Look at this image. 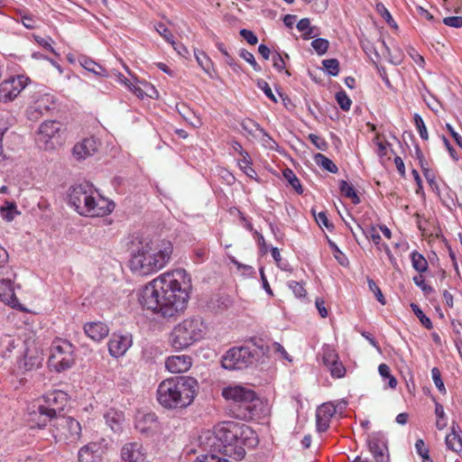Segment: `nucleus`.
<instances>
[{"label": "nucleus", "instance_id": "f257e3e1", "mask_svg": "<svg viewBox=\"0 0 462 462\" xmlns=\"http://www.w3.org/2000/svg\"><path fill=\"white\" fill-rule=\"evenodd\" d=\"M191 279L183 269L164 273L143 289L140 303L164 319L180 315L187 307Z\"/></svg>", "mask_w": 462, "mask_h": 462}, {"label": "nucleus", "instance_id": "f03ea898", "mask_svg": "<svg viewBox=\"0 0 462 462\" xmlns=\"http://www.w3.org/2000/svg\"><path fill=\"white\" fill-rule=\"evenodd\" d=\"M200 442L210 454H221L240 460L245 455V448L255 447L258 439L251 427L229 420L217 424L212 433L200 437Z\"/></svg>", "mask_w": 462, "mask_h": 462}, {"label": "nucleus", "instance_id": "7ed1b4c3", "mask_svg": "<svg viewBox=\"0 0 462 462\" xmlns=\"http://www.w3.org/2000/svg\"><path fill=\"white\" fill-rule=\"evenodd\" d=\"M172 250L170 241L154 243L147 237L133 236L129 243V268L140 276L156 273L170 261Z\"/></svg>", "mask_w": 462, "mask_h": 462}, {"label": "nucleus", "instance_id": "20e7f679", "mask_svg": "<svg viewBox=\"0 0 462 462\" xmlns=\"http://www.w3.org/2000/svg\"><path fill=\"white\" fill-rule=\"evenodd\" d=\"M198 392V382L190 376H175L163 380L157 389V400L166 409H181L190 405Z\"/></svg>", "mask_w": 462, "mask_h": 462}, {"label": "nucleus", "instance_id": "39448f33", "mask_svg": "<svg viewBox=\"0 0 462 462\" xmlns=\"http://www.w3.org/2000/svg\"><path fill=\"white\" fill-rule=\"evenodd\" d=\"M222 396L232 401L230 411L234 418L250 420L263 413V404L256 393L242 385H229L222 390Z\"/></svg>", "mask_w": 462, "mask_h": 462}, {"label": "nucleus", "instance_id": "423d86ee", "mask_svg": "<svg viewBox=\"0 0 462 462\" xmlns=\"http://www.w3.org/2000/svg\"><path fill=\"white\" fill-rule=\"evenodd\" d=\"M206 334V325L199 317L186 319L171 333L170 342L175 349H184L201 340Z\"/></svg>", "mask_w": 462, "mask_h": 462}, {"label": "nucleus", "instance_id": "0eeeda50", "mask_svg": "<svg viewBox=\"0 0 462 462\" xmlns=\"http://www.w3.org/2000/svg\"><path fill=\"white\" fill-rule=\"evenodd\" d=\"M75 362L74 346L67 340L56 339L51 346L49 366L56 372L70 368Z\"/></svg>", "mask_w": 462, "mask_h": 462}, {"label": "nucleus", "instance_id": "6e6552de", "mask_svg": "<svg viewBox=\"0 0 462 462\" xmlns=\"http://www.w3.org/2000/svg\"><path fill=\"white\" fill-rule=\"evenodd\" d=\"M92 187L88 183H82L71 186L69 189V204L82 216H88L93 209L90 205L94 204Z\"/></svg>", "mask_w": 462, "mask_h": 462}, {"label": "nucleus", "instance_id": "1a4fd4ad", "mask_svg": "<svg viewBox=\"0 0 462 462\" xmlns=\"http://www.w3.org/2000/svg\"><path fill=\"white\" fill-rule=\"evenodd\" d=\"M255 360V351L249 347H233L223 356L222 366L227 370H242L253 365Z\"/></svg>", "mask_w": 462, "mask_h": 462}, {"label": "nucleus", "instance_id": "9d476101", "mask_svg": "<svg viewBox=\"0 0 462 462\" xmlns=\"http://www.w3.org/2000/svg\"><path fill=\"white\" fill-rule=\"evenodd\" d=\"M48 405H40L38 412L40 415V421L42 426L48 421H51L53 418L60 416V412L68 402V395L62 391H56L47 394L45 397Z\"/></svg>", "mask_w": 462, "mask_h": 462}, {"label": "nucleus", "instance_id": "9b49d317", "mask_svg": "<svg viewBox=\"0 0 462 462\" xmlns=\"http://www.w3.org/2000/svg\"><path fill=\"white\" fill-rule=\"evenodd\" d=\"M53 437L57 441L74 442L78 440L81 435V426L79 422L72 417L60 415L53 418Z\"/></svg>", "mask_w": 462, "mask_h": 462}, {"label": "nucleus", "instance_id": "f8f14e48", "mask_svg": "<svg viewBox=\"0 0 462 462\" xmlns=\"http://www.w3.org/2000/svg\"><path fill=\"white\" fill-rule=\"evenodd\" d=\"M0 300L15 307L18 304L13 285L15 273L12 268L0 267Z\"/></svg>", "mask_w": 462, "mask_h": 462}, {"label": "nucleus", "instance_id": "ddd939ff", "mask_svg": "<svg viewBox=\"0 0 462 462\" xmlns=\"http://www.w3.org/2000/svg\"><path fill=\"white\" fill-rule=\"evenodd\" d=\"M29 78L19 75L11 77L0 84V102L7 103L13 101L21 91L27 86Z\"/></svg>", "mask_w": 462, "mask_h": 462}, {"label": "nucleus", "instance_id": "4468645a", "mask_svg": "<svg viewBox=\"0 0 462 462\" xmlns=\"http://www.w3.org/2000/svg\"><path fill=\"white\" fill-rule=\"evenodd\" d=\"M61 124L58 121H45L38 130V141L45 144V149L53 148L60 143Z\"/></svg>", "mask_w": 462, "mask_h": 462}, {"label": "nucleus", "instance_id": "2eb2a0df", "mask_svg": "<svg viewBox=\"0 0 462 462\" xmlns=\"http://www.w3.org/2000/svg\"><path fill=\"white\" fill-rule=\"evenodd\" d=\"M368 448L375 462H390L388 447L384 435L381 432L374 433L368 439Z\"/></svg>", "mask_w": 462, "mask_h": 462}, {"label": "nucleus", "instance_id": "dca6fc26", "mask_svg": "<svg viewBox=\"0 0 462 462\" xmlns=\"http://www.w3.org/2000/svg\"><path fill=\"white\" fill-rule=\"evenodd\" d=\"M123 462H146L147 451L139 441H131L123 445L120 451Z\"/></svg>", "mask_w": 462, "mask_h": 462}, {"label": "nucleus", "instance_id": "f3484780", "mask_svg": "<svg viewBox=\"0 0 462 462\" xmlns=\"http://www.w3.org/2000/svg\"><path fill=\"white\" fill-rule=\"evenodd\" d=\"M132 336L130 334H113L108 341L109 353L114 357H120L125 354L132 346Z\"/></svg>", "mask_w": 462, "mask_h": 462}, {"label": "nucleus", "instance_id": "a211bd4d", "mask_svg": "<svg viewBox=\"0 0 462 462\" xmlns=\"http://www.w3.org/2000/svg\"><path fill=\"white\" fill-rule=\"evenodd\" d=\"M105 454L101 442H90L79 450V462H100Z\"/></svg>", "mask_w": 462, "mask_h": 462}, {"label": "nucleus", "instance_id": "6ab92c4d", "mask_svg": "<svg viewBox=\"0 0 462 462\" xmlns=\"http://www.w3.org/2000/svg\"><path fill=\"white\" fill-rule=\"evenodd\" d=\"M98 144L97 140L93 136L84 138L74 145L72 149L73 155L79 161L85 160L97 151Z\"/></svg>", "mask_w": 462, "mask_h": 462}, {"label": "nucleus", "instance_id": "aec40b11", "mask_svg": "<svg viewBox=\"0 0 462 462\" xmlns=\"http://www.w3.org/2000/svg\"><path fill=\"white\" fill-rule=\"evenodd\" d=\"M165 366L171 373H184L191 366V358L187 355L172 356L166 359Z\"/></svg>", "mask_w": 462, "mask_h": 462}, {"label": "nucleus", "instance_id": "412c9836", "mask_svg": "<svg viewBox=\"0 0 462 462\" xmlns=\"http://www.w3.org/2000/svg\"><path fill=\"white\" fill-rule=\"evenodd\" d=\"M86 335L96 342H99L107 337L109 328L101 321L88 322L84 325Z\"/></svg>", "mask_w": 462, "mask_h": 462}, {"label": "nucleus", "instance_id": "4be33fe9", "mask_svg": "<svg viewBox=\"0 0 462 462\" xmlns=\"http://www.w3.org/2000/svg\"><path fill=\"white\" fill-rule=\"evenodd\" d=\"M445 443L447 448L455 453L462 450V430L455 421L452 422L451 432L446 436Z\"/></svg>", "mask_w": 462, "mask_h": 462}, {"label": "nucleus", "instance_id": "5701e85b", "mask_svg": "<svg viewBox=\"0 0 462 462\" xmlns=\"http://www.w3.org/2000/svg\"><path fill=\"white\" fill-rule=\"evenodd\" d=\"M135 428L141 432L149 434L158 428L157 417L154 413H146L136 419Z\"/></svg>", "mask_w": 462, "mask_h": 462}, {"label": "nucleus", "instance_id": "b1692460", "mask_svg": "<svg viewBox=\"0 0 462 462\" xmlns=\"http://www.w3.org/2000/svg\"><path fill=\"white\" fill-rule=\"evenodd\" d=\"M53 104V96L44 94L35 101L33 106L30 107V117L37 118L39 115H42L44 112L51 110Z\"/></svg>", "mask_w": 462, "mask_h": 462}, {"label": "nucleus", "instance_id": "393cba45", "mask_svg": "<svg viewBox=\"0 0 462 462\" xmlns=\"http://www.w3.org/2000/svg\"><path fill=\"white\" fill-rule=\"evenodd\" d=\"M79 62L86 70L97 76L105 78L109 77L108 71L104 67H102L100 64L97 63L95 60L87 56H79Z\"/></svg>", "mask_w": 462, "mask_h": 462}, {"label": "nucleus", "instance_id": "a878e982", "mask_svg": "<svg viewBox=\"0 0 462 462\" xmlns=\"http://www.w3.org/2000/svg\"><path fill=\"white\" fill-rule=\"evenodd\" d=\"M90 207L93 208V209L88 212V216L91 217L107 215L114 209V204L108 203L103 199H99L98 200L94 199V204L90 205Z\"/></svg>", "mask_w": 462, "mask_h": 462}, {"label": "nucleus", "instance_id": "bb28decb", "mask_svg": "<svg viewBox=\"0 0 462 462\" xmlns=\"http://www.w3.org/2000/svg\"><path fill=\"white\" fill-rule=\"evenodd\" d=\"M194 55L199 65L212 78L211 70H213V63L208 56L201 51H195Z\"/></svg>", "mask_w": 462, "mask_h": 462}, {"label": "nucleus", "instance_id": "cd10ccee", "mask_svg": "<svg viewBox=\"0 0 462 462\" xmlns=\"http://www.w3.org/2000/svg\"><path fill=\"white\" fill-rule=\"evenodd\" d=\"M240 169L251 179L257 180V173L252 167V161L248 152H245V155L241 160L238 161Z\"/></svg>", "mask_w": 462, "mask_h": 462}, {"label": "nucleus", "instance_id": "c85d7f7f", "mask_svg": "<svg viewBox=\"0 0 462 462\" xmlns=\"http://www.w3.org/2000/svg\"><path fill=\"white\" fill-rule=\"evenodd\" d=\"M314 160L319 166L331 173H337L338 171L337 166L329 158L322 153H317L314 157Z\"/></svg>", "mask_w": 462, "mask_h": 462}, {"label": "nucleus", "instance_id": "c756f323", "mask_svg": "<svg viewBox=\"0 0 462 462\" xmlns=\"http://www.w3.org/2000/svg\"><path fill=\"white\" fill-rule=\"evenodd\" d=\"M19 339H14L10 336H5L1 338L0 347H1V355L5 357L8 356V353H11L13 349L17 346V343H20Z\"/></svg>", "mask_w": 462, "mask_h": 462}, {"label": "nucleus", "instance_id": "7c9ffc66", "mask_svg": "<svg viewBox=\"0 0 462 462\" xmlns=\"http://www.w3.org/2000/svg\"><path fill=\"white\" fill-rule=\"evenodd\" d=\"M6 207L0 208V213L3 219L11 222L14 219L15 216L19 214L17 211L16 204L11 201H5Z\"/></svg>", "mask_w": 462, "mask_h": 462}, {"label": "nucleus", "instance_id": "2f4dec72", "mask_svg": "<svg viewBox=\"0 0 462 462\" xmlns=\"http://www.w3.org/2000/svg\"><path fill=\"white\" fill-rule=\"evenodd\" d=\"M339 189H340L341 193L345 197L350 199L354 204L357 205L360 203V199H359L358 195L356 194L354 188L347 183V181H346L344 180H340Z\"/></svg>", "mask_w": 462, "mask_h": 462}, {"label": "nucleus", "instance_id": "473e14b6", "mask_svg": "<svg viewBox=\"0 0 462 462\" xmlns=\"http://www.w3.org/2000/svg\"><path fill=\"white\" fill-rule=\"evenodd\" d=\"M411 259L412 263V267L419 273H424L428 269V262L425 257L414 251L411 254Z\"/></svg>", "mask_w": 462, "mask_h": 462}, {"label": "nucleus", "instance_id": "72a5a7b5", "mask_svg": "<svg viewBox=\"0 0 462 462\" xmlns=\"http://www.w3.org/2000/svg\"><path fill=\"white\" fill-rule=\"evenodd\" d=\"M283 177L293 187L298 194L303 193V189L300 185V180L297 178L292 170L286 168L283 171Z\"/></svg>", "mask_w": 462, "mask_h": 462}, {"label": "nucleus", "instance_id": "f704fd0d", "mask_svg": "<svg viewBox=\"0 0 462 462\" xmlns=\"http://www.w3.org/2000/svg\"><path fill=\"white\" fill-rule=\"evenodd\" d=\"M415 449L420 457L422 458V462H433V459L430 456V450L426 447L423 439H419L415 442Z\"/></svg>", "mask_w": 462, "mask_h": 462}, {"label": "nucleus", "instance_id": "c9c22d12", "mask_svg": "<svg viewBox=\"0 0 462 462\" xmlns=\"http://www.w3.org/2000/svg\"><path fill=\"white\" fill-rule=\"evenodd\" d=\"M411 308L424 328L427 329H431L433 328L430 319L423 313L417 304L411 303Z\"/></svg>", "mask_w": 462, "mask_h": 462}, {"label": "nucleus", "instance_id": "e433bc0d", "mask_svg": "<svg viewBox=\"0 0 462 462\" xmlns=\"http://www.w3.org/2000/svg\"><path fill=\"white\" fill-rule=\"evenodd\" d=\"M378 372L383 378H387L388 385L390 388L394 389L397 385V380L391 374V369L386 364H381L378 367Z\"/></svg>", "mask_w": 462, "mask_h": 462}, {"label": "nucleus", "instance_id": "4c0bfd02", "mask_svg": "<svg viewBox=\"0 0 462 462\" xmlns=\"http://www.w3.org/2000/svg\"><path fill=\"white\" fill-rule=\"evenodd\" d=\"M327 72L331 76H337L339 73V61L337 59H328L322 61Z\"/></svg>", "mask_w": 462, "mask_h": 462}, {"label": "nucleus", "instance_id": "58836bf2", "mask_svg": "<svg viewBox=\"0 0 462 462\" xmlns=\"http://www.w3.org/2000/svg\"><path fill=\"white\" fill-rule=\"evenodd\" d=\"M336 100L342 110L348 111L350 109L352 101L344 90L336 94Z\"/></svg>", "mask_w": 462, "mask_h": 462}, {"label": "nucleus", "instance_id": "ea45409f", "mask_svg": "<svg viewBox=\"0 0 462 462\" xmlns=\"http://www.w3.org/2000/svg\"><path fill=\"white\" fill-rule=\"evenodd\" d=\"M105 419L106 423L110 426L111 430L114 432H116L120 430V421H121V415L113 412V413H107L105 415Z\"/></svg>", "mask_w": 462, "mask_h": 462}, {"label": "nucleus", "instance_id": "a19ab883", "mask_svg": "<svg viewBox=\"0 0 462 462\" xmlns=\"http://www.w3.org/2000/svg\"><path fill=\"white\" fill-rule=\"evenodd\" d=\"M311 46L319 55H323L327 52L329 42L323 38H318L311 42Z\"/></svg>", "mask_w": 462, "mask_h": 462}, {"label": "nucleus", "instance_id": "79ce46f5", "mask_svg": "<svg viewBox=\"0 0 462 462\" xmlns=\"http://www.w3.org/2000/svg\"><path fill=\"white\" fill-rule=\"evenodd\" d=\"M42 362V357L40 356H28V353H25L23 367L25 370H31L35 366H39ZM22 366V364L20 365Z\"/></svg>", "mask_w": 462, "mask_h": 462}, {"label": "nucleus", "instance_id": "37998d69", "mask_svg": "<svg viewBox=\"0 0 462 462\" xmlns=\"http://www.w3.org/2000/svg\"><path fill=\"white\" fill-rule=\"evenodd\" d=\"M327 368L330 371V374L334 378H342L346 374V368L339 360H337L333 365L327 366Z\"/></svg>", "mask_w": 462, "mask_h": 462}, {"label": "nucleus", "instance_id": "c03bdc74", "mask_svg": "<svg viewBox=\"0 0 462 462\" xmlns=\"http://www.w3.org/2000/svg\"><path fill=\"white\" fill-rule=\"evenodd\" d=\"M317 413L330 420L336 413V407L331 402H326L318 408Z\"/></svg>", "mask_w": 462, "mask_h": 462}, {"label": "nucleus", "instance_id": "a18cd8bd", "mask_svg": "<svg viewBox=\"0 0 462 462\" xmlns=\"http://www.w3.org/2000/svg\"><path fill=\"white\" fill-rule=\"evenodd\" d=\"M413 118H414V123H415L416 128L420 134V138L423 140H428L429 134H428V131H427V128H426L423 119L421 118V116L419 114H415Z\"/></svg>", "mask_w": 462, "mask_h": 462}, {"label": "nucleus", "instance_id": "49530a36", "mask_svg": "<svg viewBox=\"0 0 462 462\" xmlns=\"http://www.w3.org/2000/svg\"><path fill=\"white\" fill-rule=\"evenodd\" d=\"M357 227L361 230L363 235L365 236L367 239H371L375 245H378L381 241V236L376 231L374 226H370L367 230H365L360 225H357Z\"/></svg>", "mask_w": 462, "mask_h": 462}, {"label": "nucleus", "instance_id": "de8ad7c7", "mask_svg": "<svg viewBox=\"0 0 462 462\" xmlns=\"http://www.w3.org/2000/svg\"><path fill=\"white\" fill-rule=\"evenodd\" d=\"M155 30L169 43H171V45H175V41L173 39V35L171 34V32L169 31V29L166 27L165 24L159 23L158 24L155 25Z\"/></svg>", "mask_w": 462, "mask_h": 462}, {"label": "nucleus", "instance_id": "09e8293b", "mask_svg": "<svg viewBox=\"0 0 462 462\" xmlns=\"http://www.w3.org/2000/svg\"><path fill=\"white\" fill-rule=\"evenodd\" d=\"M432 379L435 383V386L441 393H446V388L444 383L441 379V374L439 368L433 367L431 370Z\"/></svg>", "mask_w": 462, "mask_h": 462}, {"label": "nucleus", "instance_id": "8fccbe9b", "mask_svg": "<svg viewBox=\"0 0 462 462\" xmlns=\"http://www.w3.org/2000/svg\"><path fill=\"white\" fill-rule=\"evenodd\" d=\"M414 283L421 289L424 295H429L434 291L433 288L425 282L424 277L420 274L413 277Z\"/></svg>", "mask_w": 462, "mask_h": 462}, {"label": "nucleus", "instance_id": "3c124183", "mask_svg": "<svg viewBox=\"0 0 462 462\" xmlns=\"http://www.w3.org/2000/svg\"><path fill=\"white\" fill-rule=\"evenodd\" d=\"M118 79L119 80L124 83L125 85H126L129 89L134 93L138 97H143V90L139 88V87H136L134 85H133L129 79H127L125 77H124L121 73H118Z\"/></svg>", "mask_w": 462, "mask_h": 462}, {"label": "nucleus", "instance_id": "603ef678", "mask_svg": "<svg viewBox=\"0 0 462 462\" xmlns=\"http://www.w3.org/2000/svg\"><path fill=\"white\" fill-rule=\"evenodd\" d=\"M368 287L370 291H372L374 293V296L376 297L377 300L382 304L385 305V300L384 297L380 290V288L376 285L375 282L372 279L367 280Z\"/></svg>", "mask_w": 462, "mask_h": 462}, {"label": "nucleus", "instance_id": "864d4df0", "mask_svg": "<svg viewBox=\"0 0 462 462\" xmlns=\"http://www.w3.org/2000/svg\"><path fill=\"white\" fill-rule=\"evenodd\" d=\"M288 285L296 297L301 298L306 296V290L301 283L295 281H291L289 282Z\"/></svg>", "mask_w": 462, "mask_h": 462}, {"label": "nucleus", "instance_id": "5fc2aeb1", "mask_svg": "<svg viewBox=\"0 0 462 462\" xmlns=\"http://www.w3.org/2000/svg\"><path fill=\"white\" fill-rule=\"evenodd\" d=\"M338 360V356L335 352V350L327 348L324 350L323 354V363L327 366L333 365L334 362Z\"/></svg>", "mask_w": 462, "mask_h": 462}, {"label": "nucleus", "instance_id": "6e6d98bb", "mask_svg": "<svg viewBox=\"0 0 462 462\" xmlns=\"http://www.w3.org/2000/svg\"><path fill=\"white\" fill-rule=\"evenodd\" d=\"M308 138L316 146L317 149L321 151H325L327 149L328 143L320 136L314 134H310Z\"/></svg>", "mask_w": 462, "mask_h": 462}, {"label": "nucleus", "instance_id": "4d7b16f0", "mask_svg": "<svg viewBox=\"0 0 462 462\" xmlns=\"http://www.w3.org/2000/svg\"><path fill=\"white\" fill-rule=\"evenodd\" d=\"M240 57L244 59L245 61H247L249 64H251L254 70L258 71L260 69L257 62L255 61L254 56L250 51L242 49L240 51Z\"/></svg>", "mask_w": 462, "mask_h": 462}, {"label": "nucleus", "instance_id": "13d9d810", "mask_svg": "<svg viewBox=\"0 0 462 462\" xmlns=\"http://www.w3.org/2000/svg\"><path fill=\"white\" fill-rule=\"evenodd\" d=\"M443 23L452 28H462V16H448L443 19Z\"/></svg>", "mask_w": 462, "mask_h": 462}, {"label": "nucleus", "instance_id": "bf43d9fd", "mask_svg": "<svg viewBox=\"0 0 462 462\" xmlns=\"http://www.w3.org/2000/svg\"><path fill=\"white\" fill-rule=\"evenodd\" d=\"M312 214L313 216L315 217V219L317 221V223L319 225V226H326L327 228H330L332 227L333 226L329 223L328 219V217H327V214L326 212L324 211H321L318 214H316V211L315 209H312Z\"/></svg>", "mask_w": 462, "mask_h": 462}, {"label": "nucleus", "instance_id": "052dcab7", "mask_svg": "<svg viewBox=\"0 0 462 462\" xmlns=\"http://www.w3.org/2000/svg\"><path fill=\"white\" fill-rule=\"evenodd\" d=\"M257 86L259 88H261L263 93L271 99L273 100V102H277V99L275 97V96L273 95V91H272V88L271 87L269 86V84L263 80V79H259L257 81Z\"/></svg>", "mask_w": 462, "mask_h": 462}, {"label": "nucleus", "instance_id": "680f3d73", "mask_svg": "<svg viewBox=\"0 0 462 462\" xmlns=\"http://www.w3.org/2000/svg\"><path fill=\"white\" fill-rule=\"evenodd\" d=\"M330 420L324 418L316 412V426L319 432L326 431L329 428Z\"/></svg>", "mask_w": 462, "mask_h": 462}, {"label": "nucleus", "instance_id": "e2e57ef3", "mask_svg": "<svg viewBox=\"0 0 462 462\" xmlns=\"http://www.w3.org/2000/svg\"><path fill=\"white\" fill-rule=\"evenodd\" d=\"M376 11L386 21V23L388 24H391V23H393V19L390 14V12L387 10V8L384 6L383 4H382V3L376 4Z\"/></svg>", "mask_w": 462, "mask_h": 462}, {"label": "nucleus", "instance_id": "0e129e2a", "mask_svg": "<svg viewBox=\"0 0 462 462\" xmlns=\"http://www.w3.org/2000/svg\"><path fill=\"white\" fill-rule=\"evenodd\" d=\"M260 133L263 136V145L266 148H269L272 150H276V148L278 146L277 143L265 132V130L263 128H262V129H260Z\"/></svg>", "mask_w": 462, "mask_h": 462}, {"label": "nucleus", "instance_id": "69168bd1", "mask_svg": "<svg viewBox=\"0 0 462 462\" xmlns=\"http://www.w3.org/2000/svg\"><path fill=\"white\" fill-rule=\"evenodd\" d=\"M21 22L27 29H34L37 26L35 18L31 14H21Z\"/></svg>", "mask_w": 462, "mask_h": 462}, {"label": "nucleus", "instance_id": "338daca9", "mask_svg": "<svg viewBox=\"0 0 462 462\" xmlns=\"http://www.w3.org/2000/svg\"><path fill=\"white\" fill-rule=\"evenodd\" d=\"M240 35L251 45H255L258 42L256 35L250 30L242 29Z\"/></svg>", "mask_w": 462, "mask_h": 462}, {"label": "nucleus", "instance_id": "774afa93", "mask_svg": "<svg viewBox=\"0 0 462 462\" xmlns=\"http://www.w3.org/2000/svg\"><path fill=\"white\" fill-rule=\"evenodd\" d=\"M241 126L245 131H246L250 134H254V129L259 132H260V129H262V127L260 126L259 124H257L252 120L242 122Z\"/></svg>", "mask_w": 462, "mask_h": 462}]
</instances>
